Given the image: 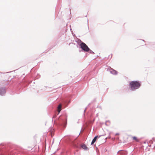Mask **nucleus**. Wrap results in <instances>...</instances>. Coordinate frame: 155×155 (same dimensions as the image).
Listing matches in <instances>:
<instances>
[{"instance_id": "nucleus-1", "label": "nucleus", "mask_w": 155, "mask_h": 155, "mask_svg": "<svg viewBox=\"0 0 155 155\" xmlns=\"http://www.w3.org/2000/svg\"><path fill=\"white\" fill-rule=\"evenodd\" d=\"M140 86V83L139 81H131L130 83V89L132 91L139 88Z\"/></svg>"}, {"instance_id": "nucleus-2", "label": "nucleus", "mask_w": 155, "mask_h": 155, "mask_svg": "<svg viewBox=\"0 0 155 155\" xmlns=\"http://www.w3.org/2000/svg\"><path fill=\"white\" fill-rule=\"evenodd\" d=\"M81 43L80 44L81 48L84 51L88 52L90 50V49L87 46V45L83 42L80 41Z\"/></svg>"}, {"instance_id": "nucleus-3", "label": "nucleus", "mask_w": 155, "mask_h": 155, "mask_svg": "<svg viewBox=\"0 0 155 155\" xmlns=\"http://www.w3.org/2000/svg\"><path fill=\"white\" fill-rule=\"evenodd\" d=\"M107 70L110 71V73L113 74H117V72L114 70L113 69L111 68L110 67H109L107 69Z\"/></svg>"}, {"instance_id": "nucleus-4", "label": "nucleus", "mask_w": 155, "mask_h": 155, "mask_svg": "<svg viewBox=\"0 0 155 155\" xmlns=\"http://www.w3.org/2000/svg\"><path fill=\"white\" fill-rule=\"evenodd\" d=\"M6 92L4 88L0 89V95H4Z\"/></svg>"}, {"instance_id": "nucleus-5", "label": "nucleus", "mask_w": 155, "mask_h": 155, "mask_svg": "<svg viewBox=\"0 0 155 155\" xmlns=\"http://www.w3.org/2000/svg\"><path fill=\"white\" fill-rule=\"evenodd\" d=\"M97 137L98 136H96L94 138L91 142V144H93L96 141Z\"/></svg>"}, {"instance_id": "nucleus-6", "label": "nucleus", "mask_w": 155, "mask_h": 155, "mask_svg": "<svg viewBox=\"0 0 155 155\" xmlns=\"http://www.w3.org/2000/svg\"><path fill=\"white\" fill-rule=\"evenodd\" d=\"M58 111L59 113L61 110V104H59L58 107Z\"/></svg>"}, {"instance_id": "nucleus-7", "label": "nucleus", "mask_w": 155, "mask_h": 155, "mask_svg": "<svg viewBox=\"0 0 155 155\" xmlns=\"http://www.w3.org/2000/svg\"><path fill=\"white\" fill-rule=\"evenodd\" d=\"M81 147L82 148L85 150H86L87 149V146H86V145L85 144H84V145H82L81 146Z\"/></svg>"}, {"instance_id": "nucleus-8", "label": "nucleus", "mask_w": 155, "mask_h": 155, "mask_svg": "<svg viewBox=\"0 0 155 155\" xmlns=\"http://www.w3.org/2000/svg\"><path fill=\"white\" fill-rule=\"evenodd\" d=\"M133 138L134 140H135L136 141H138V140L137 139V137H133Z\"/></svg>"}, {"instance_id": "nucleus-9", "label": "nucleus", "mask_w": 155, "mask_h": 155, "mask_svg": "<svg viewBox=\"0 0 155 155\" xmlns=\"http://www.w3.org/2000/svg\"><path fill=\"white\" fill-rule=\"evenodd\" d=\"M89 53L90 54H94V52L92 51L90 49L89 50Z\"/></svg>"}, {"instance_id": "nucleus-10", "label": "nucleus", "mask_w": 155, "mask_h": 155, "mask_svg": "<svg viewBox=\"0 0 155 155\" xmlns=\"http://www.w3.org/2000/svg\"><path fill=\"white\" fill-rule=\"evenodd\" d=\"M86 110V109L84 110V111H85Z\"/></svg>"}]
</instances>
